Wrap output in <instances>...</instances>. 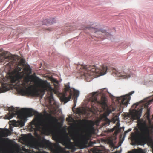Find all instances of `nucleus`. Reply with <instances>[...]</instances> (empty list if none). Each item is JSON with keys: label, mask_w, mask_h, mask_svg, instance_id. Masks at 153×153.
<instances>
[{"label": "nucleus", "mask_w": 153, "mask_h": 153, "mask_svg": "<svg viewBox=\"0 0 153 153\" xmlns=\"http://www.w3.org/2000/svg\"><path fill=\"white\" fill-rule=\"evenodd\" d=\"M142 108L134 110L131 115L133 120H138V125L140 131L137 129L135 134L132 133V138L134 140H138L142 143H146L149 139L150 136L153 133V127L149 126L146 121L142 119H140L141 115Z\"/></svg>", "instance_id": "obj_1"}, {"label": "nucleus", "mask_w": 153, "mask_h": 153, "mask_svg": "<svg viewBox=\"0 0 153 153\" xmlns=\"http://www.w3.org/2000/svg\"><path fill=\"white\" fill-rule=\"evenodd\" d=\"M24 81L27 84L30 81H39L40 86L42 88V90L40 91L42 92V94H44L45 91H47L50 103L51 101L54 100L53 93H55L56 90L52 88L50 83L47 80H41L36 76H34L32 75L25 76Z\"/></svg>", "instance_id": "obj_2"}, {"label": "nucleus", "mask_w": 153, "mask_h": 153, "mask_svg": "<svg viewBox=\"0 0 153 153\" xmlns=\"http://www.w3.org/2000/svg\"><path fill=\"white\" fill-rule=\"evenodd\" d=\"M80 66V71L82 74L86 78L90 79L92 78V76H99L104 75L107 69L106 65L100 67L98 68L95 65H81Z\"/></svg>", "instance_id": "obj_3"}, {"label": "nucleus", "mask_w": 153, "mask_h": 153, "mask_svg": "<svg viewBox=\"0 0 153 153\" xmlns=\"http://www.w3.org/2000/svg\"><path fill=\"white\" fill-rule=\"evenodd\" d=\"M18 109L17 108H14L13 106L9 107L8 108L9 112L5 115V118L10 119L14 116L18 115L20 119H22L33 115H39L37 111L31 108H23L21 110Z\"/></svg>", "instance_id": "obj_4"}, {"label": "nucleus", "mask_w": 153, "mask_h": 153, "mask_svg": "<svg viewBox=\"0 0 153 153\" xmlns=\"http://www.w3.org/2000/svg\"><path fill=\"white\" fill-rule=\"evenodd\" d=\"M65 91L60 97V99L62 102L65 103H67L71 99L73 96L74 97V100L73 108H75L76 105L77 98L79 94V91L74 88H71L69 86V83H68L65 85Z\"/></svg>", "instance_id": "obj_5"}, {"label": "nucleus", "mask_w": 153, "mask_h": 153, "mask_svg": "<svg viewBox=\"0 0 153 153\" xmlns=\"http://www.w3.org/2000/svg\"><path fill=\"white\" fill-rule=\"evenodd\" d=\"M58 120L56 117L49 115L48 120V125H45L43 122L39 123L36 122L35 121H33L31 122L32 124L35 126L36 127L39 128L40 126H43L45 131L50 132L55 129L56 128V123L58 121Z\"/></svg>", "instance_id": "obj_6"}, {"label": "nucleus", "mask_w": 153, "mask_h": 153, "mask_svg": "<svg viewBox=\"0 0 153 153\" xmlns=\"http://www.w3.org/2000/svg\"><path fill=\"white\" fill-rule=\"evenodd\" d=\"M97 92H93L89 95V100L91 102V105L92 109L95 110L97 108V106L100 105L105 106L106 105V98L104 96H102L100 101L97 100Z\"/></svg>", "instance_id": "obj_7"}, {"label": "nucleus", "mask_w": 153, "mask_h": 153, "mask_svg": "<svg viewBox=\"0 0 153 153\" xmlns=\"http://www.w3.org/2000/svg\"><path fill=\"white\" fill-rule=\"evenodd\" d=\"M26 83L24 81L21 84V85L23 87L20 89L21 92L24 94H26L32 96L40 97L42 98L43 94H42V92L40 90L37 89L31 90L28 88H26Z\"/></svg>", "instance_id": "obj_8"}, {"label": "nucleus", "mask_w": 153, "mask_h": 153, "mask_svg": "<svg viewBox=\"0 0 153 153\" xmlns=\"http://www.w3.org/2000/svg\"><path fill=\"white\" fill-rule=\"evenodd\" d=\"M87 29H91V31L92 32H94L95 34L99 35V37L102 38V39H108L112 36L111 34L107 32L105 30L94 28L92 27L90 25L83 27L82 30H85Z\"/></svg>", "instance_id": "obj_9"}, {"label": "nucleus", "mask_w": 153, "mask_h": 153, "mask_svg": "<svg viewBox=\"0 0 153 153\" xmlns=\"http://www.w3.org/2000/svg\"><path fill=\"white\" fill-rule=\"evenodd\" d=\"M59 142L65 146L66 148L71 150L72 152H74L76 149L74 143L71 142V139L68 135L61 138L59 140Z\"/></svg>", "instance_id": "obj_10"}, {"label": "nucleus", "mask_w": 153, "mask_h": 153, "mask_svg": "<svg viewBox=\"0 0 153 153\" xmlns=\"http://www.w3.org/2000/svg\"><path fill=\"white\" fill-rule=\"evenodd\" d=\"M134 91H133L127 94L118 97L117 99L118 102L120 103V105H123L127 106L131 99L130 95L134 94Z\"/></svg>", "instance_id": "obj_11"}, {"label": "nucleus", "mask_w": 153, "mask_h": 153, "mask_svg": "<svg viewBox=\"0 0 153 153\" xmlns=\"http://www.w3.org/2000/svg\"><path fill=\"white\" fill-rule=\"evenodd\" d=\"M5 61L6 62L10 61L12 65L13 64L17 62V60L15 59V57L13 55H8L5 52L0 54V62Z\"/></svg>", "instance_id": "obj_12"}, {"label": "nucleus", "mask_w": 153, "mask_h": 153, "mask_svg": "<svg viewBox=\"0 0 153 153\" xmlns=\"http://www.w3.org/2000/svg\"><path fill=\"white\" fill-rule=\"evenodd\" d=\"M7 79L5 78L0 77V83L1 86L0 88V92H4L11 89L12 88V84L10 83H7L6 82Z\"/></svg>", "instance_id": "obj_13"}, {"label": "nucleus", "mask_w": 153, "mask_h": 153, "mask_svg": "<svg viewBox=\"0 0 153 153\" xmlns=\"http://www.w3.org/2000/svg\"><path fill=\"white\" fill-rule=\"evenodd\" d=\"M51 145L50 142L45 139L40 141H38L34 144V146L36 149L45 147L48 148Z\"/></svg>", "instance_id": "obj_14"}, {"label": "nucleus", "mask_w": 153, "mask_h": 153, "mask_svg": "<svg viewBox=\"0 0 153 153\" xmlns=\"http://www.w3.org/2000/svg\"><path fill=\"white\" fill-rule=\"evenodd\" d=\"M22 68L18 67L16 70L18 71V73L13 77L11 81L12 83H16V82H19L24 76V74H21V71Z\"/></svg>", "instance_id": "obj_15"}, {"label": "nucleus", "mask_w": 153, "mask_h": 153, "mask_svg": "<svg viewBox=\"0 0 153 153\" xmlns=\"http://www.w3.org/2000/svg\"><path fill=\"white\" fill-rule=\"evenodd\" d=\"M112 74L113 75H115L118 76L122 77L123 78H128L126 74L123 70H121L120 69L118 70L116 69H113Z\"/></svg>", "instance_id": "obj_16"}, {"label": "nucleus", "mask_w": 153, "mask_h": 153, "mask_svg": "<svg viewBox=\"0 0 153 153\" xmlns=\"http://www.w3.org/2000/svg\"><path fill=\"white\" fill-rule=\"evenodd\" d=\"M109 114V113H108L106 111L101 116V119L105 121V125H109L110 124L111 121L107 117Z\"/></svg>", "instance_id": "obj_17"}, {"label": "nucleus", "mask_w": 153, "mask_h": 153, "mask_svg": "<svg viewBox=\"0 0 153 153\" xmlns=\"http://www.w3.org/2000/svg\"><path fill=\"white\" fill-rule=\"evenodd\" d=\"M87 122L88 123L87 129L88 134H91L94 131V123L92 121H87Z\"/></svg>", "instance_id": "obj_18"}, {"label": "nucleus", "mask_w": 153, "mask_h": 153, "mask_svg": "<svg viewBox=\"0 0 153 153\" xmlns=\"http://www.w3.org/2000/svg\"><path fill=\"white\" fill-rule=\"evenodd\" d=\"M0 129V135H3L4 136L7 137L10 133V132L8 129H7L6 131L3 129Z\"/></svg>", "instance_id": "obj_19"}, {"label": "nucleus", "mask_w": 153, "mask_h": 153, "mask_svg": "<svg viewBox=\"0 0 153 153\" xmlns=\"http://www.w3.org/2000/svg\"><path fill=\"white\" fill-rule=\"evenodd\" d=\"M88 138L87 136H85L84 137L82 142V144H83V148L85 146V145L87 144L88 143Z\"/></svg>", "instance_id": "obj_20"}, {"label": "nucleus", "mask_w": 153, "mask_h": 153, "mask_svg": "<svg viewBox=\"0 0 153 153\" xmlns=\"http://www.w3.org/2000/svg\"><path fill=\"white\" fill-rule=\"evenodd\" d=\"M59 146L60 148V149L59 151H56V153H59V152L61 153H69V152L68 151H66L64 148L61 147Z\"/></svg>", "instance_id": "obj_21"}, {"label": "nucleus", "mask_w": 153, "mask_h": 153, "mask_svg": "<svg viewBox=\"0 0 153 153\" xmlns=\"http://www.w3.org/2000/svg\"><path fill=\"white\" fill-rule=\"evenodd\" d=\"M24 71L25 72L27 73L30 74L31 73V69L29 68H24L23 69Z\"/></svg>", "instance_id": "obj_22"}, {"label": "nucleus", "mask_w": 153, "mask_h": 153, "mask_svg": "<svg viewBox=\"0 0 153 153\" xmlns=\"http://www.w3.org/2000/svg\"><path fill=\"white\" fill-rule=\"evenodd\" d=\"M129 152L130 153H144L142 152V151L138 152L137 149H134L132 151H130Z\"/></svg>", "instance_id": "obj_23"}, {"label": "nucleus", "mask_w": 153, "mask_h": 153, "mask_svg": "<svg viewBox=\"0 0 153 153\" xmlns=\"http://www.w3.org/2000/svg\"><path fill=\"white\" fill-rule=\"evenodd\" d=\"M78 134V133H77L72 135V138L74 140L77 139V136Z\"/></svg>", "instance_id": "obj_24"}, {"label": "nucleus", "mask_w": 153, "mask_h": 153, "mask_svg": "<svg viewBox=\"0 0 153 153\" xmlns=\"http://www.w3.org/2000/svg\"><path fill=\"white\" fill-rule=\"evenodd\" d=\"M76 29V27L75 26L70 27L68 29L69 30V31H73Z\"/></svg>", "instance_id": "obj_25"}, {"label": "nucleus", "mask_w": 153, "mask_h": 153, "mask_svg": "<svg viewBox=\"0 0 153 153\" xmlns=\"http://www.w3.org/2000/svg\"><path fill=\"white\" fill-rule=\"evenodd\" d=\"M131 129H129L128 130H127L125 131L124 133V134H123V137H125L126 135V134L130 131H131Z\"/></svg>", "instance_id": "obj_26"}, {"label": "nucleus", "mask_w": 153, "mask_h": 153, "mask_svg": "<svg viewBox=\"0 0 153 153\" xmlns=\"http://www.w3.org/2000/svg\"><path fill=\"white\" fill-rule=\"evenodd\" d=\"M137 149L138 152H140V151L141 152L142 151V152H143V153H146V151H145V150H143L141 148H139L138 149Z\"/></svg>", "instance_id": "obj_27"}, {"label": "nucleus", "mask_w": 153, "mask_h": 153, "mask_svg": "<svg viewBox=\"0 0 153 153\" xmlns=\"http://www.w3.org/2000/svg\"><path fill=\"white\" fill-rule=\"evenodd\" d=\"M45 21L47 22L48 23H51L52 22H51L52 21V20L51 19H45Z\"/></svg>", "instance_id": "obj_28"}, {"label": "nucleus", "mask_w": 153, "mask_h": 153, "mask_svg": "<svg viewBox=\"0 0 153 153\" xmlns=\"http://www.w3.org/2000/svg\"><path fill=\"white\" fill-rule=\"evenodd\" d=\"M25 61L23 59H21L20 60V63L22 65H24L25 63Z\"/></svg>", "instance_id": "obj_29"}, {"label": "nucleus", "mask_w": 153, "mask_h": 153, "mask_svg": "<svg viewBox=\"0 0 153 153\" xmlns=\"http://www.w3.org/2000/svg\"><path fill=\"white\" fill-rule=\"evenodd\" d=\"M106 111V112H108V113H109V114H110L112 112V111L109 108H108L107 109Z\"/></svg>", "instance_id": "obj_30"}, {"label": "nucleus", "mask_w": 153, "mask_h": 153, "mask_svg": "<svg viewBox=\"0 0 153 153\" xmlns=\"http://www.w3.org/2000/svg\"><path fill=\"white\" fill-rule=\"evenodd\" d=\"M52 81L54 82V83H58V81H57L55 79H52Z\"/></svg>", "instance_id": "obj_31"}, {"label": "nucleus", "mask_w": 153, "mask_h": 153, "mask_svg": "<svg viewBox=\"0 0 153 153\" xmlns=\"http://www.w3.org/2000/svg\"><path fill=\"white\" fill-rule=\"evenodd\" d=\"M7 138L6 139H1L0 141L1 142H4L5 141L6 139H7Z\"/></svg>", "instance_id": "obj_32"}, {"label": "nucleus", "mask_w": 153, "mask_h": 153, "mask_svg": "<svg viewBox=\"0 0 153 153\" xmlns=\"http://www.w3.org/2000/svg\"><path fill=\"white\" fill-rule=\"evenodd\" d=\"M40 153H48V152L46 151H43L42 152H41Z\"/></svg>", "instance_id": "obj_33"}, {"label": "nucleus", "mask_w": 153, "mask_h": 153, "mask_svg": "<svg viewBox=\"0 0 153 153\" xmlns=\"http://www.w3.org/2000/svg\"><path fill=\"white\" fill-rule=\"evenodd\" d=\"M118 120V118H116V121H117V120Z\"/></svg>", "instance_id": "obj_34"}, {"label": "nucleus", "mask_w": 153, "mask_h": 153, "mask_svg": "<svg viewBox=\"0 0 153 153\" xmlns=\"http://www.w3.org/2000/svg\"><path fill=\"white\" fill-rule=\"evenodd\" d=\"M117 151H116V152H115V153H117Z\"/></svg>", "instance_id": "obj_35"}]
</instances>
